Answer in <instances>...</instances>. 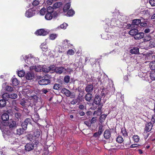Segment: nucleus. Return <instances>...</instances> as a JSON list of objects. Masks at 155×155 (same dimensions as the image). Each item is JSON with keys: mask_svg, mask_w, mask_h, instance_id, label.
Instances as JSON below:
<instances>
[{"mask_svg": "<svg viewBox=\"0 0 155 155\" xmlns=\"http://www.w3.org/2000/svg\"><path fill=\"white\" fill-rule=\"evenodd\" d=\"M62 5V3L60 2H58L54 4L53 5V8H59Z\"/></svg>", "mask_w": 155, "mask_h": 155, "instance_id": "2f4dec72", "label": "nucleus"}, {"mask_svg": "<svg viewBox=\"0 0 155 155\" xmlns=\"http://www.w3.org/2000/svg\"><path fill=\"white\" fill-rule=\"evenodd\" d=\"M130 52L132 54H137L139 53V48L137 47L133 48L130 50Z\"/></svg>", "mask_w": 155, "mask_h": 155, "instance_id": "b1692460", "label": "nucleus"}, {"mask_svg": "<svg viewBox=\"0 0 155 155\" xmlns=\"http://www.w3.org/2000/svg\"><path fill=\"white\" fill-rule=\"evenodd\" d=\"M45 17L47 20H51L52 18V13H47Z\"/></svg>", "mask_w": 155, "mask_h": 155, "instance_id": "7c9ffc66", "label": "nucleus"}, {"mask_svg": "<svg viewBox=\"0 0 155 155\" xmlns=\"http://www.w3.org/2000/svg\"><path fill=\"white\" fill-rule=\"evenodd\" d=\"M104 130V129L103 128V126L102 125L100 126L99 127L98 132L101 135Z\"/></svg>", "mask_w": 155, "mask_h": 155, "instance_id": "09e8293b", "label": "nucleus"}, {"mask_svg": "<svg viewBox=\"0 0 155 155\" xmlns=\"http://www.w3.org/2000/svg\"><path fill=\"white\" fill-rule=\"evenodd\" d=\"M96 117H93L91 119V124H93L96 121Z\"/></svg>", "mask_w": 155, "mask_h": 155, "instance_id": "052dcab7", "label": "nucleus"}, {"mask_svg": "<svg viewBox=\"0 0 155 155\" xmlns=\"http://www.w3.org/2000/svg\"><path fill=\"white\" fill-rule=\"evenodd\" d=\"M121 132L123 135L124 137L127 136V133L125 129H122L121 130Z\"/></svg>", "mask_w": 155, "mask_h": 155, "instance_id": "6e6d98bb", "label": "nucleus"}, {"mask_svg": "<svg viewBox=\"0 0 155 155\" xmlns=\"http://www.w3.org/2000/svg\"><path fill=\"white\" fill-rule=\"evenodd\" d=\"M57 37V35L56 34H51L50 35V39L53 40H54Z\"/></svg>", "mask_w": 155, "mask_h": 155, "instance_id": "864d4df0", "label": "nucleus"}, {"mask_svg": "<svg viewBox=\"0 0 155 155\" xmlns=\"http://www.w3.org/2000/svg\"><path fill=\"white\" fill-rule=\"evenodd\" d=\"M35 33L38 35L45 36L48 34V32L44 29H41L36 31Z\"/></svg>", "mask_w": 155, "mask_h": 155, "instance_id": "423d86ee", "label": "nucleus"}, {"mask_svg": "<svg viewBox=\"0 0 155 155\" xmlns=\"http://www.w3.org/2000/svg\"><path fill=\"white\" fill-rule=\"evenodd\" d=\"M41 48L43 51H47L48 47L46 45V43L42 44L40 46Z\"/></svg>", "mask_w": 155, "mask_h": 155, "instance_id": "c85d7f7f", "label": "nucleus"}, {"mask_svg": "<svg viewBox=\"0 0 155 155\" xmlns=\"http://www.w3.org/2000/svg\"><path fill=\"white\" fill-rule=\"evenodd\" d=\"M141 21L140 19H135L133 21L132 27H134L136 28H137V26H139L140 25Z\"/></svg>", "mask_w": 155, "mask_h": 155, "instance_id": "f8f14e48", "label": "nucleus"}, {"mask_svg": "<svg viewBox=\"0 0 155 155\" xmlns=\"http://www.w3.org/2000/svg\"><path fill=\"white\" fill-rule=\"evenodd\" d=\"M31 120L29 118H26L24 122L21 124V126L24 130H25L27 128L28 123H31Z\"/></svg>", "mask_w": 155, "mask_h": 155, "instance_id": "9d476101", "label": "nucleus"}, {"mask_svg": "<svg viewBox=\"0 0 155 155\" xmlns=\"http://www.w3.org/2000/svg\"><path fill=\"white\" fill-rule=\"evenodd\" d=\"M6 102L5 100H0V107H3L6 105Z\"/></svg>", "mask_w": 155, "mask_h": 155, "instance_id": "58836bf2", "label": "nucleus"}, {"mask_svg": "<svg viewBox=\"0 0 155 155\" xmlns=\"http://www.w3.org/2000/svg\"><path fill=\"white\" fill-rule=\"evenodd\" d=\"M7 112L11 114H12L13 113V110L12 108V109H9L7 110Z\"/></svg>", "mask_w": 155, "mask_h": 155, "instance_id": "774afa93", "label": "nucleus"}, {"mask_svg": "<svg viewBox=\"0 0 155 155\" xmlns=\"http://www.w3.org/2000/svg\"><path fill=\"white\" fill-rule=\"evenodd\" d=\"M104 138L106 139H108L110 138L111 134L109 130L107 129L104 131Z\"/></svg>", "mask_w": 155, "mask_h": 155, "instance_id": "dca6fc26", "label": "nucleus"}, {"mask_svg": "<svg viewBox=\"0 0 155 155\" xmlns=\"http://www.w3.org/2000/svg\"><path fill=\"white\" fill-rule=\"evenodd\" d=\"M102 105H99V106H98V107L97 108V110L98 111V112L99 113H100L101 114V108L102 107Z\"/></svg>", "mask_w": 155, "mask_h": 155, "instance_id": "0e129e2a", "label": "nucleus"}, {"mask_svg": "<svg viewBox=\"0 0 155 155\" xmlns=\"http://www.w3.org/2000/svg\"><path fill=\"white\" fill-rule=\"evenodd\" d=\"M101 98L100 96L96 94L95 95V98L94 100V103L96 105H98V106L101 105Z\"/></svg>", "mask_w": 155, "mask_h": 155, "instance_id": "1a4fd4ad", "label": "nucleus"}, {"mask_svg": "<svg viewBox=\"0 0 155 155\" xmlns=\"http://www.w3.org/2000/svg\"><path fill=\"white\" fill-rule=\"evenodd\" d=\"M25 72L24 71L21 70L18 72V75L20 77H23L24 76Z\"/></svg>", "mask_w": 155, "mask_h": 155, "instance_id": "79ce46f5", "label": "nucleus"}, {"mask_svg": "<svg viewBox=\"0 0 155 155\" xmlns=\"http://www.w3.org/2000/svg\"><path fill=\"white\" fill-rule=\"evenodd\" d=\"M74 53V51L72 49H69L67 52V54L70 55H73Z\"/></svg>", "mask_w": 155, "mask_h": 155, "instance_id": "5fc2aeb1", "label": "nucleus"}, {"mask_svg": "<svg viewBox=\"0 0 155 155\" xmlns=\"http://www.w3.org/2000/svg\"><path fill=\"white\" fill-rule=\"evenodd\" d=\"M151 39V38L150 36H147L144 37L143 41L144 42L150 41Z\"/></svg>", "mask_w": 155, "mask_h": 155, "instance_id": "3c124183", "label": "nucleus"}, {"mask_svg": "<svg viewBox=\"0 0 155 155\" xmlns=\"http://www.w3.org/2000/svg\"><path fill=\"white\" fill-rule=\"evenodd\" d=\"M46 12V9L45 8H43L40 11V13L41 15H44Z\"/></svg>", "mask_w": 155, "mask_h": 155, "instance_id": "49530a36", "label": "nucleus"}, {"mask_svg": "<svg viewBox=\"0 0 155 155\" xmlns=\"http://www.w3.org/2000/svg\"><path fill=\"white\" fill-rule=\"evenodd\" d=\"M24 130L23 128L18 129L16 130V132H14V133L16 135H21L24 132Z\"/></svg>", "mask_w": 155, "mask_h": 155, "instance_id": "4be33fe9", "label": "nucleus"}, {"mask_svg": "<svg viewBox=\"0 0 155 155\" xmlns=\"http://www.w3.org/2000/svg\"><path fill=\"white\" fill-rule=\"evenodd\" d=\"M5 89L6 91L9 92H11L13 90V88L8 86H6L5 87Z\"/></svg>", "mask_w": 155, "mask_h": 155, "instance_id": "a18cd8bd", "label": "nucleus"}, {"mask_svg": "<svg viewBox=\"0 0 155 155\" xmlns=\"http://www.w3.org/2000/svg\"><path fill=\"white\" fill-rule=\"evenodd\" d=\"M132 138L135 142L137 143L140 140L139 137L137 135H134Z\"/></svg>", "mask_w": 155, "mask_h": 155, "instance_id": "c9c22d12", "label": "nucleus"}, {"mask_svg": "<svg viewBox=\"0 0 155 155\" xmlns=\"http://www.w3.org/2000/svg\"><path fill=\"white\" fill-rule=\"evenodd\" d=\"M34 144L27 143L25 146V149L26 151H29L32 150L34 148Z\"/></svg>", "mask_w": 155, "mask_h": 155, "instance_id": "6e6552de", "label": "nucleus"}, {"mask_svg": "<svg viewBox=\"0 0 155 155\" xmlns=\"http://www.w3.org/2000/svg\"><path fill=\"white\" fill-rule=\"evenodd\" d=\"M84 124L87 126L88 127H90L91 126V124L88 121H85L84 122Z\"/></svg>", "mask_w": 155, "mask_h": 155, "instance_id": "69168bd1", "label": "nucleus"}, {"mask_svg": "<svg viewBox=\"0 0 155 155\" xmlns=\"http://www.w3.org/2000/svg\"><path fill=\"white\" fill-rule=\"evenodd\" d=\"M68 25L67 23H63L60 25V27L61 29H65L66 28Z\"/></svg>", "mask_w": 155, "mask_h": 155, "instance_id": "de8ad7c7", "label": "nucleus"}, {"mask_svg": "<svg viewBox=\"0 0 155 155\" xmlns=\"http://www.w3.org/2000/svg\"><path fill=\"white\" fill-rule=\"evenodd\" d=\"M69 41L67 40H64L63 42V44H66L68 46H70Z\"/></svg>", "mask_w": 155, "mask_h": 155, "instance_id": "680f3d73", "label": "nucleus"}, {"mask_svg": "<svg viewBox=\"0 0 155 155\" xmlns=\"http://www.w3.org/2000/svg\"><path fill=\"white\" fill-rule=\"evenodd\" d=\"M61 92L67 97H70L72 98H74L75 97V94L74 92H71L70 91L65 88H63L61 91Z\"/></svg>", "mask_w": 155, "mask_h": 155, "instance_id": "f257e3e1", "label": "nucleus"}, {"mask_svg": "<svg viewBox=\"0 0 155 155\" xmlns=\"http://www.w3.org/2000/svg\"><path fill=\"white\" fill-rule=\"evenodd\" d=\"M94 89V86L92 84L87 85L85 87V90L87 93H91L92 92Z\"/></svg>", "mask_w": 155, "mask_h": 155, "instance_id": "4468645a", "label": "nucleus"}, {"mask_svg": "<svg viewBox=\"0 0 155 155\" xmlns=\"http://www.w3.org/2000/svg\"><path fill=\"white\" fill-rule=\"evenodd\" d=\"M54 65L50 66L49 67H47L45 66H42V71L44 72L47 73L51 71H53Z\"/></svg>", "mask_w": 155, "mask_h": 155, "instance_id": "0eeeda50", "label": "nucleus"}, {"mask_svg": "<svg viewBox=\"0 0 155 155\" xmlns=\"http://www.w3.org/2000/svg\"><path fill=\"white\" fill-rule=\"evenodd\" d=\"M109 91L106 89H103L101 91V95L102 97H104L106 95H108Z\"/></svg>", "mask_w": 155, "mask_h": 155, "instance_id": "6ab92c4d", "label": "nucleus"}, {"mask_svg": "<svg viewBox=\"0 0 155 155\" xmlns=\"http://www.w3.org/2000/svg\"><path fill=\"white\" fill-rule=\"evenodd\" d=\"M116 141L117 142L121 143L123 142V139L121 136H119L116 138Z\"/></svg>", "mask_w": 155, "mask_h": 155, "instance_id": "c03bdc74", "label": "nucleus"}, {"mask_svg": "<svg viewBox=\"0 0 155 155\" xmlns=\"http://www.w3.org/2000/svg\"><path fill=\"white\" fill-rule=\"evenodd\" d=\"M25 61L27 64H32L34 63V60L35 59L34 57L31 54H29L28 55L25 56Z\"/></svg>", "mask_w": 155, "mask_h": 155, "instance_id": "f03ea898", "label": "nucleus"}, {"mask_svg": "<svg viewBox=\"0 0 155 155\" xmlns=\"http://www.w3.org/2000/svg\"><path fill=\"white\" fill-rule=\"evenodd\" d=\"M107 115L105 114H103L100 117V120L101 121H104L105 120Z\"/></svg>", "mask_w": 155, "mask_h": 155, "instance_id": "37998d69", "label": "nucleus"}, {"mask_svg": "<svg viewBox=\"0 0 155 155\" xmlns=\"http://www.w3.org/2000/svg\"><path fill=\"white\" fill-rule=\"evenodd\" d=\"M149 67L151 70H154L155 69V62L154 61L150 62L149 64Z\"/></svg>", "mask_w": 155, "mask_h": 155, "instance_id": "72a5a7b5", "label": "nucleus"}, {"mask_svg": "<svg viewBox=\"0 0 155 155\" xmlns=\"http://www.w3.org/2000/svg\"><path fill=\"white\" fill-rule=\"evenodd\" d=\"M117 21H116V19L113 18L112 19L110 25L112 27L115 26L117 25Z\"/></svg>", "mask_w": 155, "mask_h": 155, "instance_id": "473e14b6", "label": "nucleus"}, {"mask_svg": "<svg viewBox=\"0 0 155 155\" xmlns=\"http://www.w3.org/2000/svg\"><path fill=\"white\" fill-rule=\"evenodd\" d=\"M152 127L153 125L151 123L147 122L144 128L145 130L147 132H149L152 129Z\"/></svg>", "mask_w": 155, "mask_h": 155, "instance_id": "ddd939ff", "label": "nucleus"}, {"mask_svg": "<svg viewBox=\"0 0 155 155\" xmlns=\"http://www.w3.org/2000/svg\"><path fill=\"white\" fill-rule=\"evenodd\" d=\"M144 37V34L142 32H140L138 33V32L135 35V36H134V38L135 39H140Z\"/></svg>", "mask_w": 155, "mask_h": 155, "instance_id": "f3484780", "label": "nucleus"}, {"mask_svg": "<svg viewBox=\"0 0 155 155\" xmlns=\"http://www.w3.org/2000/svg\"><path fill=\"white\" fill-rule=\"evenodd\" d=\"M74 14V12L72 9L69 10L68 13L67 15L69 16H72Z\"/></svg>", "mask_w": 155, "mask_h": 155, "instance_id": "a19ab883", "label": "nucleus"}, {"mask_svg": "<svg viewBox=\"0 0 155 155\" xmlns=\"http://www.w3.org/2000/svg\"><path fill=\"white\" fill-rule=\"evenodd\" d=\"M53 71L58 74H61L64 71L65 69L64 67H55L54 65Z\"/></svg>", "mask_w": 155, "mask_h": 155, "instance_id": "7ed1b4c3", "label": "nucleus"}, {"mask_svg": "<svg viewBox=\"0 0 155 155\" xmlns=\"http://www.w3.org/2000/svg\"><path fill=\"white\" fill-rule=\"evenodd\" d=\"M42 66L41 65H36L35 67H31L30 69H34L35 71L40 72L42 71Z\"/></svg>", "mask_w": 155, "mask_h": 155, "instance_id": "2eb2a0df", "label": "nucleus"}, {"mask_svg": "<svg viewBox=\"0 0 155 155\" xmlns=\"http://www.w3.org/2000/svg\"><path fill=\"white\" fill-rule=\"evenodd\" d=\"M143 14L144 15H150L149 11L148 10H144L143 12Z\"/></svg>", "mask_w": 155, "mask_h": 155, "instance_id": "bf43d9fd", "label": "nucleus"}, {"mask_svg": "<svg viewBox=\"0 0 155 155\" xmlns=\"http://www.w3.org/2000/svg\"><path fill=\"white\" fill-rule=\"evenodd\" d=\"M149 3L152 6H155V0H149Z\"/></svg>", "mask_w": 155, "mask_h": 155, "instance_id": "4d7b16f0", "label": "nucleus"}, {"mask_svg": "<svg viewBox=\"0 0 155 155\" xmlns=\"http://www.w3.org/2000/svg\"><path fill=\"white\" fill-rule=\"evenodd\" d=\"M39 2L38 0H35L33 1V2L32 3V4L33 6H35L38 5L39 4Z\"/></svg>", "mask_w": 155, "mask_h": 155, "instance_id": "13d9d810", "label": "nucleus"}, {"mask_svg": "<svg viewBox=\"0 0 155 155\" xmlns=\"http://www.w3.org/2000/svg\"><path fill=\"white\" fill-rule=\"evenodd\" d=\"M40 132L38 130H35L34 133L33 135L36 140L40 136Z\"/></svg>", "mask_w": 155, "mask_h": 155, "instance_id": "cd10ccee", "label": "nucleus"}, {"mask_svg": "<svg viewBox=\"0 0 155 155\" xmlns=\"http://www.w3.org/2000/svg\"><path fill=\"white\" fill-rule=\"evenodd\" d=\"M21 149H18V148H15L14 149V150L15 151V152L17 153L19 155H21L23 152V151H20V150H21Z\"/></svg>", "mask_w": 155, "mask_h": 155, "instance_id": "8fccbe9b", "label": "nucleus"}, {"mask_svg": "<svg viewBox=\"0 0 155 155\" xmlns=\"http://www.w3.org/2000/svg\"><path fill=\"white\" fill-rule=\"evenodd\" d=\"M53 88L55 90H59L61 88V86L59 84H54L53 87Z\"/></svg>", "mask_w": 155, "mask_h": 155, "instance_id": "c756f323", "label": "nucleus"}, {"mask_svg": "<svg viewBox=\"0 0 155 155\" xmlns=\"http://www.w3.org/2000/svg\"><path fill=\"white\" fill-rule=\"evenodd\" d=\"M138 32V30L136 28H134V29L130 30L129 31V33L130 35L134 36L135 35H136Z\"/></svg>", "mask_w": 155, "mask_h": 155, "instance_id": "aec40b11", "label": "nucleus"}, {"mask_svg": "<svg viewBox=\"0 0 155 155\" xmlns=\"http://www.w3.org/2000/svg\"><path fill=\"white\" fill-rule=\"evenodd\" d=\"M27 139L28 140L34 142L36 140L35 137L34 136L33 134H28L26 136Z\"/></svg>", "mask_w": 155, "mask_h": 155, "instance_id": "a211bd4d", "label": "nucleus"}, {"mask_svg": "<svg viewBox=\"0 0 155 155\" xmlns=\"http://www.w3.org/2000/svg\"><path fill=\"white\" fill-rule=\"evenodd\" d=\"M7 126L10 130H12L16 127L17 125L15 121L10 120L8 123Z\"/></svg>", "mask_w": 155, "mask_h": 155, "instance_id": "20e7f679", "label": "nucleus"}, {"mask_svg": "<svg viewBox=\"0 0 155 155\" xmlns=\"http://www.w3.org/2000/svg\"><path fill=\"white\" fill-rule=\"evenodd\" d=\"M49 90H47V89H45V88H43L41 90V91L45 94H47V92H48Z\"/></svg>", "mask_w": 155, "mask_h": 155, "instance_id": "338daca9", "label": "nucleus"}, {"mask_svg": "<svg viewBox=\"0 0 155 155\" xmlns=\"http://www.w3.org/2000/svg\"><path fill=\"white\" fill-rule=\"evenodd\" d=\"M34 77V74L32 73H28L27 74L26 76V79L28 80H32Z\"/></svg>", "mask_w": 155, "mask_h": 155, "instance_id": "412c9836", "label": "nucleus"}, {"mask_svg": "<svg viewBox=\"0 0 155 155\" xmlns=\"http://www.w3.org/2000/svg\"><path fill=\"white\" fill-rule=\"evenodd\" d=\"M10 95L8 93H5L3 94L2 95V97L3 100L6 101L7 98H10Z\"/></svg>", "mask_w": 155, "mask_h": 155, "instance_id": "f704fd0d", "label": "nucleus"}, {"mask_svg": "<svg viewBox=\"0 0 155 155\" xmlns=\"http://www.w3.org/2000/svg\"><path fill=\"white\" fill-rule=\"evenodd\" d=\"M35 13L32 9H30L26 12L25 15L26 17L30 18L34 16Z\"/></svg>", "mask_w": 155, "mask_h": 155, "instance_id": "9b49d317", "label": "nucleus"}, {"mask_svg": "<svg viewBox=\"0 0 155 155\" xmlns=\"http://www.w3.org/2000/svg\"><path fill=\"white\" fill-rule=\"evenodd\" d=\"M151 79L153 80H155V71H153L150 74Z\"/></svg>", "mask_w": 155, "mask_h": 155, "instance_id": "ea45409f", "label": "nucleus"}, {"mask_svg": "<svg viewBox=\"0 0 155 155\" xmlns=\"http://www.w3.org/2000/svg\"><path fill=\"white\" fill-rule=\"evenodd\" d=\"M12 83L13 86H16L19 84V82L16 78H14L12 81Z\"/></svg>", "mask_w": 155, "mask_h": 155, "instance_id": "bb28decb", "label": "nucleus"}, {"mask_svg": "<svg viewBox=\"0 0 155 155\" xmlns=\"http://www.w3.org/2000/svg\"><path fill=\"white\" fill-rule=\"evenodd\" d=\"M1 118L3 121L7 120L9 119V116L8 114L5 113L2 114Z\"/></svg>", "mask_w": 155, "mask_h": 155, "instance_id": "5701e85b", "label": "nucleus"}, {"mask_svg": "<svg viewBox=\"0 0 155 155\" xmlns=\"http://www.w3.org/2000/svg\"><path fill=\"white\" fill-rule=\"evenodd\" d=\"M92 97L91 94L90 93H87L85 96V100L88 101H90Z\"/></svg>", "mask_w": 155, "mask_h": 155, "instance_id": "393cba45", "label": "nucleus"}, {"mask_svg": "<svg viewBox=\"0 0 155 155\" xmlns=\"http://www.w3.org/2000/svg\"><path fill=\"white\" fill-rule=\"evenodd\" d=\"M50 83V81L47 79L46 77L38 81V84L41 85H46Z\"/></svg>", "mask_w": 155, "mask_h": 155, "instance_id": "39448f33", "label": "nucleus"}, {"mask_svg": "<svg viewBox=\"0 0 155 155\" xmlns=\"http://www.w3.org/2000/svg\"><path fill=\"white\" fill-rule=\"evenodd\" d=\"M71 6V4L70 3H67L66 4L63 8V11L64 12H67Z\"/></svg>", "mask_w": 155, "mask_h": 155, "instance_id": "a878e982", "label": "nucleus"}, {"mask_svg": "<svg viewBox=\"0 0 155 155\" xmlns=\"http://www.w3.org/2000/svg\"><path fill=\"white\" fill-rule=\"evenodd\" d=\"M70 79V77L68 75H66L64 78V81L65 83L67 84L69 82Z\"/></svg>", "mask_w": 155, "mask_h": 155, "instance_id": "e433bc0d", "label": "nucleus"}, {"mask_svg": "<svg viewBox=\"0 0 155 155\" xmlns=\"http://www.w3.org/2000/svg\"><path fill=\"white\" fill-rule=\"evenodd\" d=\"M54 8L51 6H49L47 8V13H52L54 11Z\"/></svg>", "mask_w": 155, "mask_h": 155, "instance_id": "4c0bfd02", "label": "nucleus"}, {"mask_svg": "<svg viewBox=\"0 0 155 155\" xmlns=\"http://www.w3.org/2000/svg\"><path fill=\"white\" fill-rule=\"evenodd\" d=\"M10 95V98L12 99H15L18 97V95L16 94H12Z\"/></svg>", "mask_w": 155, "mask_h": 155, "instance_id": "603ef678", "label": "nucleus"}, {"mask_svg": "<svg viewBox=\"0 0 155 155\" xmlns=\"http://www.w3.org/2000/svg\"><path fill=\"white\" fill-rule=\"evenodd\" d=\"M117 148L119 149H123L124 148V146L123 145H119L117 146Z\"/></svg>", "mask_w": 155, "mask_h": 155, "instance_id": "e2e57ef3", "label": "nucleus"}]
</instances>
